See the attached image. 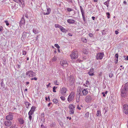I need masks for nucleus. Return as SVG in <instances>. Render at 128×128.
I'll use <instances>...</instances> for the list:
<instances>
[{"label":"nucleus","mask_w":128,"mask_h":128,"mask_svg":"<svg viewBox=\"0 0 128 128\" xmlns=\"http://www.w3.org/2000/svg\"><path fill=\"white\" fill-rule=\"evenodd\" d=\"M115 57L116 58H118V54H116L115 55Z\"/></svg>","instance_id":"52"},{"label":"nucleus","mask_w":128,"mask_h":128,"mask_svg":"<svg viewBox=\"0 0 128 128\" xmlns=\"http://www.w3.org/2000/svg\"><path fill=\"white\" fill-rule=\"evenodd\" d=\"M77 108L79 110H80L81 109V108L79 106V105H78L77 106Z\"/></svg>","instance_id":"50"},{"label":"nucleus","mask_w":128,"mask_h":128,"mask_svg":"<svg viewBox=\"0 0 128 128\" xmlns=\"http://www.w3.org/2000/svg\"><path fill=\"white\" fill-rule=\"evenodd\" d=\"M1 86H4V84L3 82H2L1 83Z\"/></svg>","instance_id":"49"},{"label":"nucleus","mask_w":128,"mask_h":128,"mask_svg":"<svg viewBox=\"0 0 128 128\" xmlns=\"http://www.w3.org/2000/svg\"><path fill=\"white\" fill-rule=\"evenodd\" d=\"M50 8H47V12L46 13L45 12H44V15H48L50 14Z\"/></svg>","instance_id":"18"},{"label":"nucleus","mask_w":128,"mask_h":128,"mask_svg":"<svg viewBox=\"0 0 128 128\" xmlns=\"http://www.w3.org/2000/svg\"><path fill=\"white\" fill-rule=\"evenodd\" d=\"M11 8L13 10H16L17 9L18 7L16 6V4L12 5L11 7Z\"/></svg>","instance_id":"23"},{"label":"nucleus","mask_w":128,"mask_h":128,"mask_svg":"<svg viewBox=\"0 0 128 128\" xmlns=\"http://www.w3.org/2000/svg\"><path fill=\"white\" fill-rule=\"evenodd\" d=\"M113 75L112 74V73L109 74V76L110 78H112V76Z\"/></svg>","instance_id":"44"},{"label":"nucleus","mask_w":128,"mask_h":128,"mask_svg":"<svg viewBox=\"0 0 128 128\" xmlns=\"http://www.w3.org/2000/svg\"><path fill=\"white\" fill-rule=\"evenodd\" d=\"M102 35H104L106 34V32L104 30H103L102 31Z\"/></svg>","instance_id":"46"},{"label":"nucleus","mask_w":128,"mask_h":128,"mask_svg":"<svg viewBox=\"0 0 128 128\" xmlns=\"http://www.w3.org/2000/svg\"><path fill=\"white\" fill-rule=\"evenodd\" d=\"M29 83V82H26V85H27Z\"/></svg>","instance_id":"59"},{"label":"nucleus","mask_w":128,"mask_h":128,"mask_svg":"<svg viewBox=\"0 0 128 128\" xmlns=\"http://www.w3.org/2000/svg\"><path fill=\"white\" fill-rule=\"evenodd\" d=\"M54 83L56 85H58V81L57 80L54 81Z\"/></svg>","instance_id":"41"},{"label":"nucleus","mask_w":128,"mask_h":128,"mask_svg":"<svg viewBox=\"0 0 128 128\" xmlns=\"http://www.w3.org/2000/svg\"><path fill=\"white\" fill-rule=\"evenodd\" d=\"M60 30L62 32H66L67 31V30L62 26L60 28Z\"/></svg>","instance_id":"19"},{"label":"nucleus","mask_w":128,"mask_h":128,"mask_svg":"<svg viewBox=\"0 0 128 128\" xmlns=\"http://www.w3.org/2000/svg\"><path fill=\"white\" fill-rule=\"evenodd\" d=\"M27 34L26 32H24L21 38V40H24L25 39L26 37Z\"/></svg>","instance_id":"15"},{"label":"nucleus","mask_w":128,"mask_h":128,"mask_svg":"<svg viewBox=\"0 0 128 128\" xmlns=\"http://www.w3.org/2000/svg\"><path fill=\"white\" fill-rule=\"evenodd\" d=\"M3 28L2 26H0V31H1L2 30Z\"/></svg>","instance_id":"53"},{"label":"nucleus","mask_w":128,"mask_h":128,"mask_svg":"<svg viewBox=\"0 0 128 128\" xmlns=\"http://www.w3.org/2000/svg\"><path fill=\"white\" fill-rule=\"evenodd\" d=\"M86 48H83V52L85 54H88V52L87 51V50Z\"/></svg>","instance_id":"22"},{"label":"nucleus","mask_w":128,"mask_h":128,"mask_svg":"<svg viewBox=\"0 0 128 128\" xmlns=\"http://www.w3.org/2000/svg\"><path fill=\"white\" fill-rule=\"evenodd\" d=\"M115 32L116 34H118V32L116 30L115 31Z\"/></svg>","instance_id":"54"},{"label":"nucleus","mask_w":128,"mask_h":128,"mask_svg":"<svg viewBox=\"0 0 128 128\" xmlns=\"http://www.w3.org/2000/svg\"><path fill=\"white\" fill-rule=\"evenodd\" d=\"M62 100L64 101L65 99V97L64 96H61L60 97Z\"/></svg>","instance_id":"33"},{"label":"nucleus","mask_w":128,"mask_h":128,"mask_svg":"<svg viewBox=\"0 0 128 128\" xmlns=\"http://www.w3.org/2000/svg\"><path fill=\"white\" fill-rule=\"evenodd\" d=\"M80 10H81V12H82V17L83 18L84 20V9L82 8V7L81 6H80Z\"/></svg>","instance_id":"20"},{"label":"nucleus","mask_w":128,"mask_h":128,"mask_svg":"<svg viewBox=\"0 0 128 128\" xmlns=\"http://www.w3.org/2000/svg\"><path fill=\"white\" fill-rule=\"evenodd\" d=\"M57 59L56 57L54 56L52 58V60L53 62H54L56 61Z\"/></svg>","instance_id":"29"},{"label":"nucleus","mask_w":128,"mask_h":128,"mask_svg":"<svg viewBox=\"0 0 128 128\" xmlns=\"http://www.w3.org/2000/svg\"><path fill=\"white\" fill-rule=\"evenodd\" d=\"M33 32L35 34H38L40 32V31L37 28H33L32 30Z\"/></svg>","instance_id":"14"},{"label":"nucleus","mask_w":128,"mask_h":128,"mask_svg":"<svg viewBox=\"0 0 128 128\" xmlns=\"http://www.w3.org/2000/svg\"><path fill=\"white\" fill-rule=\"evenodd\" d=\"M91 99V97L90 96H88V102L89 101V100H90Z\"/></svg>","instance_id":"57"},{"label":"nucleus","mask_w":128,"mask_h":128,"mask_svg":"<svg viewBox=\"0 0 128 128\" xmlns=\"http://www.w3.org/2000/svg\"><path fill=\"white\" fill-rule=\"evenodd\" d=\"M27 53V51L24 50L22 51V54L23 55H26Z\"/></svg>","instance_id":"34"},{"label":"nucleus","mask_w":128,"mask_h":128,"mask_svg":"<svg viewBox=\"0 0 128 128\" xmlns=\"http://www.w3.org/2000/svg\"><path fill=\"white\" fill-rule=\"evenodd\" d=\"M5 125L7 127L10 126L12 124V122L10 120H6L4 122Z\"/></svg>","instance_id":"12"},{"label":"nucleus","mask_w":128,"mask_h":128,"mask_svg":"<svg viewBox=\"0 0 128 128\" xmlns=\"http://www.w3.org/2000/svg\"><path fill=\"white\" fill-rule=\"evenodd\" d=\"M102 94L103 95V96H104V97L105 96H106L105 94L104 93V92H102Z\"/></svg>","instance_id":"55"},{"label":"nucleus","mask_w":128,"mask_h":128,"mask_svg":"<svg viewBox=\"0 0 128 128\" xmlns=\"http://www.w3.org/2000/svg\"><path fill=\"white\" fill-rule=\"evenodd\" d=\"M5 22L6 23V25L7 26H8L9 25V24L7 20H6L5 21Z\"/></svg>","instance_id":"42"},{"label":"nucleus","mask_w":128,"mask_h":128,"mask_svg":"<svg viewBox=\"0 0 128 128\" xmlns=\"http://www.w3.org/2000/svg\"><path fill=\"white\" fill-rule=\"evenodd\" d=\"M106 15L107 16V18H110V14L109 12H106Z\"/></svg>","instance_id":"35"},{"label":"nucleus","mask_w":128,"mask_h":128,"mask_svg":"<svg viewBox=\"0 0 128 128\" xmlns=\"http://www.w3.org/2000/svg\"><path fill=\"white\" fill-rule=\"evenodd\" d=\"M16 128V124H13L10 127L11 128Z\"/></svg>","instance_id":"39"},{"label":"nucleus","mask_w":128,"mask_h":128,"mask_svg":"<svg viewBox=\"0 0 128 128\" xmlns=\"http://www.w3.org/2000/svg\"><path fill=\"white\" fill-rule=\"evenodd\" d=\"M57 88V87H56V86H54L53 88V91L54 92H56V91L55 90Z\"/></svg>","instance_id":"31"},{"label":"nucleus","mask_w":128,"mask_h":128,"mask_svg":"<svg viewBox=\"0 0 128 128\" xmlns=\"http://www.w3.org/2000/svg\"><path fill=\"white\" fill-rule=\"evenodd\" d=\"M128 84H126L121 91V96L122 97H125L128 94Z\"/></svg>","instance_id":"1"},{"label":"nucleus","mask_w":128,"mask_h":128,"mask_svg":"<svg viewBox=\"0 0 128 128\" xmlns=\"http://www.w3.org/2000/svg\"><path fill=\"white\" fill-rule=\"evenodd\" d=\"M92 18L93 20H94L95 19V17L94 16H92Z\"/></svg>","instance_id":"61"},{"label":"nucleus","mask_w":128,"mask_h":128,"mask_svg":"<svg viewBox=\"0 0 128 128\" xmlns=\"http://www.w3.org/2000/svg\"><path fill=\"white\" fill-rule=\"evenodd\" d=\"M68 35L70 36H72V34H70V33H68Z\"/></svg>","instance_id":"56"},{"label":"nucleus","mask_w":128,"mask_h":128,"mask_svg":"<svg viewBox=\"0 0 128 128\" xmlns=\"http://www.w3.org/2000/svg\"><path fill=\"white\" fill-rule=\"evenodd\" d=\"M60 65L64 67L68 66V64L66 60L65 59L62 60L60 62Z\"/></svg>","instance_id":"5"},{"label":"nucleus","mask_w":128,"mask_h":128,"mask_svg":"<svg viewBox=\"0 0 128 128\" xmlns=\"http://www.w3.org/2000/svg\"><path fill=\"white\" fill-rule=\"evenodd\" d=\"M88 35L90 37H92L93 36V34H92V33H90L88 34Z\"/></svg>","instance_id":"47"},{"label":"nucleus","mask_w":128,"mask_h":128,"mask_svg":"<svg viewBox=\"0 0 128 128\" xmlns=\"http://www.w3.org/2000/svg\"><path fill=\"white\" fill-rule=\"evenodd\" d=\"M29 115V119L30 120H32V115Z\"/></svg>","instance_id":"45"},{"label":"nucleus","mask_w":128,"mask_h":128,"mask_svg":"<svg viewBox=\"0 0 128 128\" xmlns=\"http://www.w3.org/2000/svg\"><path fill=\"white\" fill-rule=\"evenodd\" d=\"M26 75L28 77H32L35 76H36V74L32 71L30 70L26 72Z\"/></svg>","instance_id":"7"},{"label":"nucleus","mask_w":128,"mask_h":128,"mask_svg":"<svg viewBox=\"0 0 128 128\" xmlns=\"http://www.w3.org/2000/svg\"><path fill=\"white\" fill-rule=\"evenodd\" d=\"M54 46L56 47L58 49H59L60 48V46H59V45L57 44H56L54 45Z\"/></svg>","instance_id":"32"},{"label":"nucleus","mask_w":128,"mask_h":128,"mask_svg":"<svg viewBox=\"0 0 128 128\" xmlns=\"http://www.w3.org/2000/svg\"><path fill=\"white\" fill-rule=\"evenodd\" d=\"M67 10L69 12H70L72 11L73 10L70 8H66Z\"/></svg>","instance_id":"36"},{"label":"nucleus","mask_w":128,"mask_h":128,"mask_svg":"<svg viewBox=\"0 0 128 128\" xmlns=\"http://www.w3.org/2000/svg\"><path fill=\"white\" fill-rule=\"evenodd\" d=\"M24 23L25 22L24 21V18H22L20 21V23H21L22 24H24Z\"/></svg>","instance_id":"28"},{"label":"nucleus","mask_w":128,"mask_h":128,"mask_svg":"<svg viewBox=\"0 0 128 128\" xmlns=\"http://www.w3.org/2000/svg\"><path fill=\"white\" fill-rule=\"evenodd\" d=\"M85 101L88 102V96H86V97L85 99Z\"/></svg>","instance_id":"43"},{"label":"nucleus","mask_w":128,"mask_h":128,"mask_svg":"<svg viewBox=\"0 0 128 128\" xmlns=\"http://www.w3.org/2000/svg\"><path fill=\"white\" fill-rule=\"evenodd\" d=\"M68 91L67 89L64 87H62L61 88L60 90V94L63 96H65Z\"/></svg>","instance_id":"6"},{"label":"nucleus","mask_w":128,"mask_h":128,"mask_svg":"<svg viewBox=\"0 0 128 128\" xmlns=\"http://www.w3.org/2000/svg\"><path fill=\"white\" fill-rule=\"evenodd\" d=\"M94 70L92 68H91L89 72H88V74L90 76H93L94 75Z\"/></svg>","instance_id":"16"},{"label":"nucleus","mask_w":128,"mask_h":128,"mask_svg":"<svg viewBox=\"0 0 128 128\" xmlns=\"http://www.w3.org/2000/svg\"><path fill=\"white\" fill-rule=\"evenodd\" d=\"M81 91L80 89L78 90L76 94V102H79V98L80 96H82V94H80Z\"/></svg>","instance_id":"8"},{"label":"nucleus","mask_w":128,"mask_h":128,"mask_svg":"<svg viewBox=\"0 0 128 128\" xmlns=\"http://www.w3.org/2000/svg\"><path fill=\"white\" fill-rule=\"evenodd\" d=\"M45 99H46V101H48V98H47L46 97H45Z\"/></svg>","instance_id":"64"},{"label":"nucleus","mask_w":128,"mask_h":128,"mask_svg":"<svg viewBox=\"0 0 128 128\" xmlns=\"http://www.w3.org/2000/svg\"><path fill=\"white\" fill-rule=\"evenodd\" d=\"M55 27L56 28H60L61 26H62L60 25L59 24H55L54 25Z\"/></svg>","instance_id":"26"},{"label":"nucleus","mask_w":128,"mask_h":128,"mask_svg":"<svg viewBox=\"0 0 128 128\" xmlns=\"http://www.w3.org/2000/svg\"><path fill=\"white\" fill-rule=\"evenodd\" d=\"M33 113V112L30 110L28 112V115H32Z\"/></svg>","instance_id":"37"},{"label":"nucleus","mask_w":128,"mask_h":128,"mask_svg":"<svg viewBox=\"0 0 128 128\" xmlns=\"http://www.w3.org/2000/svg\"><path fill=\"white\" fill-rule=\"evenodd\" d=\"M31 80H37V78H32L31 79Z\"/></svg>","instance_id":"48"},{"label":"nucleus","mask_w":128,"mask_h":128,"mask_svg":"<svg viewBox=\"0 0 128 128\" xmlns=\"http://www.w3.org/2000/svg\"><path fill=\"white\" fill-rule=\"evenodd\" d=\"M108 1H107L105 2H104V4L105 5H106L108 8Z\"/></svg>","instance_id":"38"},{"label":"nucleus","mask_w":128,"mask_h":128,"mask_svg":"<svg viewBox=\"0 0 128 128\" xmlns=\"http://www.w3.org/2000/svg\"><path fill=\"white\" fill-rule=\"evenodd\" d=\"M6 118L9 120H12L13 119V116L12 114H10L6 116Z\"/></svg>","instance_id":"11"},{"label":"nucleus","mask_w":128,"mask_h":128,"mask_svg":"<svg viewBox=\"0 0 128 128\" xmlns=\"http://www.w3.org/2000/svg\"><path fill=\"white\" fill-rule=\"evenodd\" d=\"M19 2L23 5L24 4V0H18Z\"/></svg>","instance_id":"40"},{"label":"nucleus","mask_w":128,"mask_h":128,"mask_svg":"<svg viewBox=\"0 0 128 128\" xmlns=\"http://www.w3.org/2000/svg\"><path fill=\"white\" fill-rule=\"evenodd\" d=\"M50 83H48V84L46 86H47V88H48L49 87V86H50Z\"/></svg>","instance_id":"51"},{"label":"nucleus","mask_w":128,"mask_h":128,"mask_svg":"<svg viewBox=\"0 0 128 128\" xmlns=\"http://www.w3.org/2000/svg\"><path fill=\"white\" fill-rule=\"evenodd\" d=\"M70 56L72 59H76L78 56V53L76 50H74L72 52L70 55Z\"/></svg>","instance_id":"2"},{"label":"nucleus","mask_w":128,"mask_h":128,"mask_svg":"<svg viewBox=\"0 0 128 128\" xmlns=\"http://www.w3.org/2000/svg\"><path fill=\"white\" fill-rule=\"evenodd\" d=\"M104 56V54L103 52L99 53L97 54L96 58L97 60H102Z\"/></svg>","instance_id":"9"},{"label":"nucleus","mask_w":128,"mask_h":128,"mask_svg":"<svg viewBox=\"0 0 128 128\" xmlns=\"http://www.w3.org/2000/svg\"><path fill=\"white\" fill-rule=\"evenodd\" d=\"M81 40L82 42L85 43H86L87 42V40L84 38H82Z\"/></svg>","instance_id":"25"},{"label":"nucleus","mask_w":128,"mask_h":128,"mask_svg":"<svg viewBox=\"0 0 128 128\" xmlns=\"http://www.w3.org/2000/svg\"><path fill=\"white\" fill-rule=\"evenodd\" d=\"M82 92V95H86L88 93V90L87 88L84 89L83 90L81 91Z\"/></svg>","instance_id":"13"},{"label":"nucleus","mask_w":128,"mask_h":128,"mask_svg":"<svg viewBox=\"0 0 128 128\" xmlns=\"http://www.w3.org/2000/svg\"><path fill=\"white\" fill-rule=\"evenodd\" d=\"M75 108L74 105L72 104H70L68 106L69 109V113L70 114H72L74 113V108Z\"/></svg>","instance_id":"4"},{"label":"nucleus","mask_w":128,"mask_h":128,"mask_svg":"<svg viewBox=\"0 0 128 128\" xmlns=\"http://www.w3.org/2000/svg\"><path fill=\"white\" fill-rule=\"evenodd\" d=\"M51 104V103H49L48 104V106H49L50 105V104Z\"/></svg>","instance_id":"63"},{"label":"nucleus","mask_w":128,"mask_h":128,"mask_svg":"<svg viewBox=\"0 0 128 128\" xmlns=\"http://www.w3.org/2000/svg\"><path fill=\"white\" fill-rule=\"evenodd\" d=\"M41 127L42 128H44V126L43 125H41Z\"/></svg>","instance_id":"62"},{"label":"nucleus","mask_w":128,"mask_h":128,"mask_svg":"<svg viewBox=\"0 0 128 128\" xmlns=\"http://www.w3.org/2000/svg\"><path fill=\"white\" fill-rule=\"evenodd\" d=\"M125 60H128V56H127V57H126V58H125Z\"/></svg>","instance_id":"58"},{"label":"nucleus","mask_w":128,"mask_h":128,"mask_svg":"<svg viewBox=\"0 0 128 128\" xmlns=\"http://www.w3.org/2000/svg\"><path fill=\"white\" fill-rule=\"evenodd\" d=\"M67 21L68 23L70 24H73L75 22V20L72 19H68L67 20Z\"/></svg>","instance_id":"17"},{"label":"nucleus","mask_w":128,"mask_h":128,"mask_svg":"<svg viewBox=\"0 0 128 128\" xmlns=\"http://www.w3.org/2000/svg\"><path fill=\"white\" fill-rule=\"evenodd\" d=\"M75 94V92H72L70 94L68 98V100L69 102H70L73 100Z\"/></svg>","instance_id":"3"},{"label":"nucleus","mask_w":128,"mask_h":128,"mask_svg":"<svg viewBox=\"0 0 128 128\" xmlns=\"http://www.w3.org/2000/svg\"><path fill=\"white\" fill-rule=\"evenodd\" d=\"M53 102L55 104H56L57 102H58V101L57 99H54L53 100Z\"/></svg>","instance_id":"30"},{"label":"nucleus","mask_w":128,"mask_h":128,"mask_svg":"<svg viewBox=\"0 0 128 128\" xmlns=\"http://www.w3.org/2000/svg\"><path fill=\"white\" fill-rule=\"evenodd\" d=\"M101 115L100 111L99 110H98L97 111L96 116H100Z\"/></svg>","instance_id":"24"},{"label":"nucleus","mask_w":128,"mask_h":128,"mask_svg":"<svg viewBox=\"0 0 128 128\" xmlns=\"http://www.w3.org/2000/svg\"><path fill=\"white\" fill-rule=\"evenodd\" d=\"M67 118H68V119L69 118V120H70L71 119V118L70 117H68H68H67Z\"/></svg>","instance_id":"60"},{"label":"nucleus","mask_w":128,"mask_h":128,"mask_svg":"<svg viewBox=\"0 0 128 128\" xmlns=\"http://www.w3.org/2000/svg\"><path fill=\"white\" fill-rule=\"evenodd\" d=\"M123 111L126 114H128V105L126 104L123 106Z\"/></svg>","instance_id":"10"},{"label":"nucleus","mask_w":128,"mask_h":128,"mask_svg":"<svg viewBox=\"0 0 128 128\" xmlns=\"http://www.w3.org/2000/svg\"><path fill=\"white\" fill-rule=\"evenodd\" d=\"M19 122H20V124H23L24 122V121L23 120V118H20L18 120Z\"/></svg>","instance_id":"21"},{"label":"nucleus","mask_w":128,"mask_h":128,"mask_svg":"<svg viewBox=\"0 0 128 128\" xmlns=\"http://www.w3.org/2000/svg\"><path fill=\"white\" fill-rule=\"evenodd\" d=\"M36 109V107L35 106H32L30 110L31 111L33 112H34V110Z\"/></svg>","instance_id":"27"}]
</instances>
